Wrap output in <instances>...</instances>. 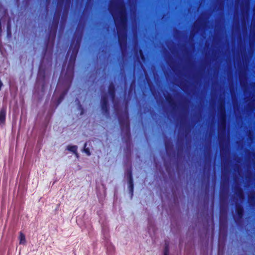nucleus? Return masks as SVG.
I'll return each instance as SVG.
<instances>
[{
    "label": "nucleus",
    "instance_id": "f257e3e1",
    "mask_svg": "<svg viewBox=\"0 0 255 255\" xmlns=\"http://www.w3.org/2000/svg\"><path fill=\"white\" fill-rule=\"evenodd\" d=\"M82 34L75 33L72 39L69 50L67 52V56L71 52L69 61L67 68L66 74L70 73V79L71 81L73 78L74 66L77 56L82 40Z\"/></svg>",
    "mask_w": 255,
    "mask_h": 255
},
{
    "label": "nucleus",
    "instance_id": "f03ea898",
    "mask_svg": "<svg viewBox=\"0 0 255 255\" xmlns=\"http://www.w3.org/2000/svg\"><path fill=\"white\" fill-rule=\"evenodd\" d=\"M61 13V11H57L54 15V18L50 30L48 33L47 38L45 42V46L42 53L43 57L45 56L46 52L48 50L49 45L50 47V52L51 54H52L53 53L55 40L59 23Z\"/></svg>",
    "mask_w": 255,
    "mask_h": 255
},
{
    "label": "nucleus",
    "instance_id": "7ed1b4c3",
    "mask_svg": "<svg viewBox=\"0 0 255 255\" xmlns=\"http://www.w3.org/2000/svg\"><path fill=\"white\" fill-rule=\"evenodd\" d=\"M118 120L121 130L123 132H124L123 138H126L125 140L126 142L130 141L131 135L128 112H126L124 115L119 116Z\"/></svg>",
    "mask_w": 255,
    "mask_h": 255
},
{
    "label": "nucleus",
    "instance_id": "20e7f679",
    "mask_svg": "<svg viewBox=\"0 0 255 255\" xmlns=\"http://www.w3.org/2000/svg\"><path fill=\"white\" fill-rule=\"evenodd\" d=\"M119 19L118 23L116 24L117 28L124 29L126 28L127 22V16L125 6L123 4L120 5L119 7Z\"/></svg>",
    "mask_w": 255,
    "mask_h": 255
},
{
    "label": "nucleus",
    "instance_id": "39448f33",
    "mask_svg": "<svg viewBox=\"0 0 255 255\" xmlns=\"http://www.w3.org/2000/svg\"><path fill=\"white\" fill-rule=\"evenodd\" d=\"M219 111L220 114L219 129L220 131H225L227 125V115L225 106L220 104Z\"/></svg>",
    "mask_w": 255,
    "mask_h": 255
},
{
    "label": "nucleus",
    "instance_id": "423d86ee",
    "mask_svg": "<svg viewBox=\"0 0 255 255\" xmlns=\"http://www.w3.org/2000/svg\"><path fill=\"white\" fill-rule=\"evenodd\" d=\"M101 110L102 113L109 116L110 115V111L108 105V97L106 95L103 96L101 98Z\"/></svg>",
    "mask_w": 255,
    "mask_h": 255
},
{
    "label": "nucleus",
    "instance_id": "0eeeda50",
    "mask_svg": "<svg viewBox=\"0 0 255 255\" xmlns=\"http://www.w3.org/2000/svg\"><path fill=\"white\" fill-rule=\"evenodd\" d=\"M108 93L110 98L114 100L116 97V88L114 83L113 82H110L108 87Z\"/></svg>",
    "mask_w": 255,
    "mask_h": 255
},
{
    "label": "nucleus",
    "instance_id": "6e6552de",
    "mask_svg": "<svg viewBox=\"0 0 255 255\" xmlns=\"http://www.w3.org/2000/svg\"><path fill=\"white\" fill-rule=\"evenodd\" d=\"M236 212L239 219H241L243 217L244 210L243 206L240 203L236 205Z\"/></svg>",
    "mask_w": 255,
    "mask_h": 255
},
{
    "label": "nucleus",
    "instance_id": "1a4fd4ad",
    "mask_svg": "<svg viewBox=\"0 0 255 255\" xmlns=\"http://www.w3.org/2000/svg\"><path fill=\"white\" fill-rule=\"evenodd\" d=\"M118 41L121 48L125 46L127 44V36L125 34L118 33Z\"/></svg>",
    "mask_w": 255,
    "mask_h": 255
},
{
    "label": "nucleus",
    "instance_id": "9d476101",
    "mask_svg": "<svg viewBox=\"0 0 255 255\" xmlns=\"http://www.w3.org/2000/svg\"><path fill=\"white\" fill-rule=\"evenodd\" d=\"M6 110L5 108H2L0 110V125L5 123Z\"/></svg>",
    "mask_w": 255,
    "mask_h": 255
},
{
    "label": "nucleus",
    "instance_id": "9b49d317",
    "mask_svg": "<svg viewBox=\"0 0 255 255\" xmlns=\"http://www.w3.org/2000/svg\"><path fill=\"white\" fill-rule=\"evenodd\" d=\"M165 99H166L167 102L169 105V106L173 109H175L176 108L177 104L171 95H167V96H166Z\"/></svg>",
    "mask_w": 255,
    "mask_h": 255
},
{
    "label": "nucleus",
    "instance_id": "f8f14e48",
    "mask_svg": "<svg viewBox=\"0 0 255 255\" xmlns=\"http://www.w3.org/2000/svg\"><path fill=\"white\" fill-rule=\"evenodd\" d=\"M68 150L73 152L77 157H79V154L77 152L78 147L76 145H68L67 147Z\"/></svg>",
    "mask_w": 255,
    "mask_h": 255
},
{
    "label": "nucleus",
    "instance_id": "ddd939ff",
    "mask_svg": "<svg viewBox=\"0 0 255 255\" xmlns=\"http://www.w3.org/2000/svg\"><path fill=\"white\" fill-rule=\"evenodd\" d=\"M68 92V90H66L64 91H63L61 94L60 95L59 97H58L57 100V105H59L62 101L63 100L65 95L67 94Z\"/></svg>",
    "mask_w": 255,
    "mask_h": 255
},
{
    "label": "nucleus",
    "instance_id": "4468645a",
    "mask_svg": "<svg viewBox=\"0 0 255 255\" xmlns=\"http://www.w3.org/2000/svg\"><path fill=\"white\" fill-rule=\"evenodd\" d=\"M235 193L239 197L240 199H243L244 197L243 190L240 187H236L235 189Z\"/></svg>",
    "mask_w": 255,
    "mask_h": 255
},
{
    "label": "nucleus",
    "instance_id": "2eb2a0df",
    "mask_svg": "<svg viewBox=\"0 0 255 255\" xmlns=\"http://www.w3.org/2000/svg\"><path fill=\"white\" fill-rule=\"evenodd\" d=\"M128 188L129 192L131 194V196H132L134 189L133 180L130 179L128 180Z\"/></svg>",
    "mask_w": 255,
    "mask_h": 255
},
{
    "label": "nucleus",
    "instance_id": "dca6fc26",
    "mask_svg": "<svg viewBox=\"0 0 255 255\" xmlns=\"http://www.w3.org/2000/svg\"><path fill=\"white\" fill-rule=\"evenodd\" d=\"M165 148L167 153L171 151L173 149V145L168 141L165 142Z\"/></svg>",
    "mask_w": 255,
    "mask_h": 255
},
{
    "label": "nucleus",
    "instance_id": "f3484780",
    "mask_svg": "<svg viewBox=\"0 0 255 255\" xmlns=\"http://www.w3.org/2000/svg\"><path fill=\"white\" fill-rule=\"evenodd\" d=\"M37 77L39 79H41L44 80L45 77V71L39 68L37 74Z\"/></svg>",
    "mask_w": 255,
    "mask_h": 255
},
{
    "label": "nucleus",
    "instance_id": "a211bd4d",
    "mask_svg": "<svg viewBox=\"0 0 255 255\" xmlns=\"http://www.w3.org/2000/svg\"><path fill=\"white\" fill-rule=\"evenodd\" d=\"M19 239L20 244L24 245L26 243L25 235L22 232L19 233Z\"/></svg>",
    "mask_w": 255,
    "mask_h": 255
},
{
    "label": "nucleus",
    "instance_id": "6ab92c4d",
    "mask_svg": "<svg viewBox=\"0 0 255 255\" xmlns=\"http://www.w3.org/2000/svg\"><path fill=\"white\" fill-rule=\"evenodd\" d=\"M249 202L250 205H253L255 203V193H253L249 196Z\"/></svg>",
    "mask_w": 255,
    "mask_h": 255
},
{
    "label": "nucleus",
    "instance_id": "aec40b11",
    "mask_svg": "<svg viewBox=\"0 0 255 255\" xmlns=\"http://www.w3.org/2000/svg\"><path fill=\"white\" fill-rule=\"evenodd\" d=\"M126 174L128 177V180H130V179H133L132 170H131V167H130L129 169H128L127 170Z\"/></svg>",
    "mask_w": 255,
    "mask_h": 255
},
{
    "label": "nucleus",
    "instance_id": "412c9836",
    "mask_svg": "<svg viewBox=\"0 0 255 255\" xmlns=\"http://www.w3.org/2000/svg\"><path fill=\"white\" fill-rule=\"evenodd\" d=\"M87 142H85L84 146V151L87 154V155L89 156L91 155V152L89 148H87Z\"/></svg>",
    "mask_w": 255,
    "mask_h": 255
},
{
    "label": "nucleus",
    "instance_id": "4be33fe9",
    "mask_svg": "<svg viewBox=\"0 0 255 255\" xmlns=\"http://www.w3.org/2000/svg\"><path fill=\"white\" fill-rule=\"evenodd\" d=\"M169 246L168 245L165 244V246L164 249V255H169Z\"/></svg>",
    "mask_w": 255,
    "mask_h": 255
},
{
    "label": "nucleus",
    "instance_id": "5701e85b",
    "mask_svg": "<svg viewBox=\"0 0 255 255\" xmlns=\"http://www.w3.org/2000/svg\"><path fill=\"white\" fill-rule=\"evenodd\" d=\"M139 53H140V56H141V59H142V60H143V59H144V55H143V54L142 51V50H139Z\"/></svg>",
    "mask_w": 255,
    "mask_h": 255
},
{
    "label": "nucleus",
    "instance_id": "b1692460",
    "mask_svg": "<svg viewBox=\"0 0 255 255\" xmlns=\"http://www.w3.org/2000/svg\"><path fill=\"white\" fill-rule=\"evenodd\" d=\"M1 32H2L1 22V19H0V35L1 34Z\"/></svg>",
    "mask_w": 255,
    "mask_h": 255
},
{
    "label": "nucleus",
    "instance_id": "393cba45",
    "mask_svg": "<svg viewBox=\"0 0 255 255\" xmlns=\"http://www.w3.org/2000/svg\"><path fill=\"white\" fill-rule=\"evenodd\" d=\"M78 103H79V106L80 108H81V107H82V106H81V105L80 104V102H78Z\"/></svg>",
    "mask_w": 255,
    "mask_h": 255
},
{
    "label": "nucleus",
    "instance_id": "a878e982",
    "mask_svg": "<svg viewBox=\"0 0 255 255\" xmlns=\"http://www.w3.org/2000/svg\"><path fill=\"white\" fill-rule=\"evenodd\" d=\"M115 21L116 22L117 21V18H115Z\"/></svg>",
    "mask_w": 255,
    "mask_h": 255
}]
</instances>
